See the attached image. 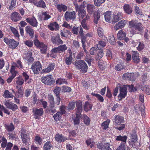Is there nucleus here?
<instances>
[{"mask_svg":"<svg viewBox=\"0 0 150 150\" xmlns=\"http://www.w3.org/2000/svg\"><path fill=\"white\" fill-rule=\"evenodd\" d=\"M129 27L132 28L130 33L132 34L136 33L141 34L143 30L142 24L140 22L136 23L134 20H132L129 22Z\"/></svg>","mask_w":150,"mask_h":150,"instance_id":"1","label":"nucleus"},{"mask_svg":"<svg viewBox=\"0 0 150 150\" xmlns=\"http://www.w3.org/2000/svg\"><path fill=\"white\" fill-rule=\"evenodd\" d=\"M127 90L130 92H134L137 91L136 88H134L133 85L123 86L120 87V92L118 95V97H120L121 99L124 98L127 94Z\"/></svg>","mask_w":150,"mask_h":150,"instance_id":"2","label":"nucleus"},{"mask_svg":"<svg viewBox=\"0 0 150 150\" xmlns=\"http://www.w3.org/2000/svg\"><path fill=\"white\" fill-rule=\"evenodd\" d=\"M74 65L76 68L81 69L83 72H86L87 71L88 67L84 61L82 60L76 61Z\"/></svg>","mask_w":150,"mask_h":150,"instance_id":"3","label":"nucleus"},{"mask_svg":"<svg viewBox=\"0 0 150 150\" xmlns=\"http://www.w3.org/2000/svg\"><path fill=\"white\" fill-rule=\"evenodd\" d=\"M4 41L9 46V47L12 50L16 48L19 44V42L16 41L13 39H8L5 38L4 39Z\"/></svg>","mask_w":150,"mask_h":150,"instance_id":"4","label":"nucleus"},{"mask_svg":"<svg viewBox=\"0 0 150 150\" xmlns=\"http://www.w3.org/2000/svg\"><path fill=\"white\" fill-rule=\"evenodd\" d=\"M34 42L35 45L37 47L40 48V52L42 53L43 54L46 53L47 49V45L42 42H40L37 39L35 40Z\"/></svg>","mask_w":150,"mask_h":150,"instance_id":"5","label":"nucleus"},{"mask_svg":"<svg viewBox=\"0 0 150 150\" xmlns=\"http://www.w3.org/2000/svg\"><path fill=\"white\" fill-rule=\"evenodd\" d=\"M21 139L22 142L25 145H27L30 142V138L29 136L26 134L25 130L22 128L20 131Z\"/></svg>","mask_w":150,"mask_h":150,"instance_id":"6","label":"nucleus"},{"mask_svg":"<svg viewBox=\"0 0 150 150\" xmlns=\"http://www.w3.org/2000/svg\"><path fill=\"white\" fill-rule=\"evenodd\" d=\"M31 69L34 74H37L42 69V65L39 62H34L32 65Z\"/></svg>","mask_w":150,"mask_h":150,"instance_id":"7","label":"nucleus"},{"mask_svg":"<svg viewBox=\"0 0 150 150\" xmlns=\"http://www.w3.org/2000/svg\"><path fill=\"white\" fill-rule=\"evenodd\" d=\"M76 13L75 11H66L64 14V18L66 21L70 20L73 21L76 18Z\"/></svg>","mask_w":150,"mask_h":150,"instance_id":"8","label":"nucleus"},{"mask_svg":"<svg viewBox=\"0 0 150 150\" xmlns=\"http://www.w3.org/2000/svg\"><path fill=\"white\" fill-rule=\"evenodd\" d=\"M10 18L13 21L16 22L21 20L22 17L19 13L14 11L11 13Z\"/></svg>","mask_w":150,"mask_h":150,"instance_id":"9","label":"nucleus"},{"mask_svg":"<svg viewBox=\"0 0 150 150\" xmlns=\"http://www.w3.org/2000/svg\"><path fill=\"white\" fill-rule=\"evenodd\" d=\"M67 52L69 54V56H68V54L66 55L65 62L67 64L69 65L71 64L72 61V53L70 49L68 50Z\"/></svg>","mask_w":150,"mask_h":150,"instance_id":"10","label":"nucleus"},{"mask_svg":"<svg viewBox=\"0 0 150 150\" xmlns=\"http://www.w3.org/2000/svg\"><path fill=\"white\" fill-rule=\"evenodd\" d=\"M80 7L79 8V16L80 17L83 18L85 16H86L83 20L86 21L90 19V16L88 15H86V11L84 9H81L80 8Z\"/></svg>","mask_w":150,"mask_h":150,"instance_id":"11","label":"nucleus"},{"mask_svg":"<svg viewBox=\"0 0 150 150\" xmlns=\"http://www.w3.org/2000/svg\"><path fill=\"white\" fill-rule=\"evenodd\" d=\"M51 76V75H50L43 77L42 79V82L45 84L51 85L53 82Z\"/></svg>","mask_w":150,"mask_h":150,"instance_id":"12","label":"nucleus"},{"mask_svg":"<svg viewBox=\"0 0 150 150\" xmlns=\"http://www.w3.org/2000/svg\"><path fill=\"white\" fill-rule=\"evenodd\" d=\"M26 21L30 25L33 27H36L38 26V22L34 17L26 18Z\"/></svg>","mask_w":150,"mask_h":150,"instance_id":"13","label":"nucleus"},{"mask_svg":"<svg viewBox=\"0 0 150 150\" xmlns=\"http://www.w3.org/2000/svg\"><path fill=\"white\" fill-rule=\"evenodd\" d=\"M115 123V125H120L123 123L124 121V118L121 116L119 115H115L114 117Z\"/></svg>","mask_w":150,"mask_h":150,"instance_id":"14","label":"nucleus"},{"mask_svg":"<svg viewBox=\"0 0 150 150\" xmlns=\"http://www.w3.org/2000/svg\"><path fill=\"white\" fill-rule=\"evenodd\" d=\"M126 23V21L125 20H122L114 26V29L115 30H117L124 27Z\"/></svg>","mask_w":150,"mask_h":150,"instance_id":"15","label":"nucleus"},{"mask_svg":"<svg viewBox=\"0 0 150 150\" xmlns=\"http://www.w3.org/2000/svg\"><path fill=\"white\" fill-rule=\"evenodd\" d=\"M122 14L121 12H119L116 15H113L112 16V22L113 23L117 22L122 18Z\"/></svg>","mask_w":150,"mask_h":150,"instance_id":"16","label":"nucleus"},{"mask_svg":"<svg viewBox=\"0 0 150 150\" xmlns=\"http://www.w3.org/2000/svg\"><path fill=\"white\" fill-rule=\"evenodd\" d=\"M123 78L125 79H127L130 81H134V74L132 73H127L124 74L123 76Z\"/></svg>","mask_w":150,"mask_h":150,"instance_id":"17","label":"nucleus"},{"mask_svg":"<svg viewBox=\"0 0 150 150\" xmlns=\"http://www.w3.org/2000/svg\"><path fill=\"white\" fill-rule=\"evenodd\" d=\"M104 16L105 21L109 23L110 22L112 19V14L111 11H108L104 13Z\"/></svg>","mask_w":150,"mask_h":150,"instance_id":"18","label":"nucleus"},{"mask_svg":"<svg viewBox=\"0 0 150 150\" xmlns=\"http://www.w3.org/2000/svg\"><path fill=\"white\" fill-rule=\"evenodd\" d=\"M33 112L35 116H40L42 115L43 113V110L42 108L33 109Z\"/></svg>","mask_w":150,"mask_h":150,"instance_id":"19","label":"nucleus"},{"mask_svg":"<svg viewBox=\"0 0 150 150\" xmlns=\"http://www.w3.org/2000/svg\"><path fill=\"white\" fill-rule=\"evenodd\" d=\"M82 102L79 100L76 102V107L77 108L75 109L76 113L81 114L82 110Z\"/></svg>","mask_w":150,"mask_h":150,"instance_id":"20","label":"nucleus"},{"mask_svg":"<svg viewBox=\"0 0 150 150\" xmlns=\"http://www.w3.org/2000/svg\"><path fill=\"white\" fill-rule=\"evenodd\" d=\"M123 7V9L126 13L130 14L132 12V8L129 4H125L124 5Z\"/></svg>","mask_w":150,"mask_h":150,"instance_id":"21","label":"nucleus"},{"mask_svg":"<svg viewBox=\"0 0 150 150\" xmlns=\"http://www.w3.org/2000/svg\"><path fill=\"white\" fill-rule=\"evenodd\" d=\"M48 26L50 29L51 30H58L59 28L58 24L56 22L51 23Z\"/></svg>","mask_w":150,"mask_h":150,"instance_id":"22","label":"nucleus"},{"mask_svg":"<svg viewBox=\"0 0 150 150\" xmlns=\"http://www.w3.org/2000/svg\"><path fill=\"white\" fill-rule=\"evenodd\" d=\"M22 75L24 79V81L26 83L29 84L31 83V79L26 72H23Z\"/></svg>","mask_w":150,"mask_h":150,"instance_id":"23","label":"nucleus"},{"mask_svg":"<svg viewBox=\"0 0 150 150\" xmlns=\"http://www.w3.org/2000/svg\"><path fill=\"white\" fill-rule=\"evenodd\" d=\"M55 139L56 141L58 142H62L67 139L62 134H56L55 137Z\"/></svg>","mask_w":150,"mask_h":150,"instance_id":"24","label":"nucleus"},{"mask_svg":"<svg viewBox=\"0 0 150 150\" xmlns=\"http://www.w3.org/2000/svg\"><path fill=\"white\" fill-rule=\"evenodd\" d=\"M57 8L60 12H61L62 11L64 12L67 10V7L65 5L61 4L57 5Z\"/></svg>","mask_w":150,"mask_h":150,"instance_id":"25","label":"nucleus"},{"mask_svg":"<svg viewBox=\"0 0 150 150\" xmlns=\"http://www.w3.org/2000/svg\"><path fill=\"white\" fill-rule=\"evenodd\" d=\"M25 31L27 33L29 34L31 38L34 36V31L30 26H28L25 28Z\"/></svg>","mask_w":150,"mask_h":150,"instance_id":"26","label":"nucleus"},{"mask_svg":"<svg viewBox=\"0 0 150 150\" xmlns=\"http://www.w3.org/2000/svg\"><path fill=\"white\" fill-rule=\"evenodd\" d=\"M94 22L97 24L100 17V11L99 10L97 11L94 13Z\"/></svg>","mask_w":150,"mask_h":150,"instance_id":"27","label":"nucleus"},{"mask_svg":"<svg viewBox=\"0 0 150 150\" xmlns=\"http://www.w3.org/2000/svg\"><path fill=\"white\" fill-rule=\"evenodd\" d=\"M127 138V137L126 136H122L121 135H119L116 136L115 139L116 140L122 141L123 142L122 143H125V144H126Z\"/></svg>","mask_w":150,"mask_h":150,"instance_id":"28","label":"nucleus"},{"mask_svg":"<svg viewBox=\"0 0 150 150\" xmlns=\"http://www.w3.org/2000/svg\"><path fill=\"white\" fill-rule=\"evenodd\" d=\"M132 59L134 62L138 63L140 61V59L139 58L138 53L137 51H134L132 55Z\"/></svg>","mask_w":150,"mask_h":150,"instance_id":"29","label":"nucleus"},{"mask_svg":"<svg viewBox=\"0 0 150 150\" xmlns=\"http://www.w3.org/2000/svg\"><path fill=\"white\" fill-rule=\"evenodd\" d=\"M34 4L37 7L42 8H45L46 6L45 2L42 0H40L38 2H35L34 3Z\"/></svg>","mask_w":150,"mask_h":150,"instance_id":"30","label":"nucleus"},{"mask_svg":"<svg viewBox=\"0 0 150 150\" xmlns=\"http://www.w3.org/2000/svg\"><path fill=\"white\" fill-rule=\"evenodd\" d=\"M126 36V33L122 30H120L117 34V38L118 39H123Z\"/></svg>","mask_w":150,"mask_h":150,"instance_id":"31","label":"nucleus"},{"mask_svg":"<svg viewBox=\"0 0 150 150\" xmlns=\"http://www.w3.org/2000/svg\"><path fill=\"white\" fill-rule=\"evenodd\" d=\"M52 143L50 141H47L44 144V149L45 150H49L53 147Z\"/></svg>","mask_w":150,"mask_h":150,"instance_id":"32","label":"nucleus"},{"mask_svg":"<svg viewBox=\"0 0 150 150\" xmlns=\"http://www.w3.org/2000/svg\"><path fill=\"white\" fill-rule=\"evenodd\" d=\"M81 116V114L76 113V116L73 119L75 125H78L79 123V119Z\"/></svg>","mask_w":150,"mask_h":150,"instance_id":"33","label":"nucleus"},{"mask_svg":"<svg viewBox=\"0 0 150 150\" xmlns=\"http://www.w3.org/2000/svg\"><path fill=\"white\" fill-rule=\"evenodd\" d=\"M32 53L30 52H28L26 54L25 59L29 62H31L34 60L33 58L32 57Z\"/></svg>","mask_w":150,"mask_h":150,"instance_id":"34","label":"nucleus"},{"mask_svg":"<svg viewBox=\"0 0 150 150\" xmlns=\"http://www.w3.org/2000/svg\"><path fill=\"white\" fill-rule=\"evenodd\" d=\"M3 96L5 98H13V97L11 93H10L8 90H6L4 91Z\"/></svg>","mask_w":150,"mask_h":150,"instance_id":"35","label":"nucleus"},{"mask_svg":"<svg viewBox=\"0 0 150 150\" xmlns=\"http://www.w3.org/2000/svg\"><path fill=\"white\" fill-rule=\"evenodd\" d=\"M24 80L21 76H19L16 78V83L18 85L21 86L24 83Z\"/></svg>","mask_w":150,"mask_h":150,"instance_id":"36","label":"nucleus"},{"mask_svg":"<svg viewBox=\"0 0 150 150\" xmlns=\"http://www.w3.org/2000/svg\"><path fill=\"white\" fill-rule=\"evenodd\" d=\"M5 127L6 129L8 132H12L14 130V127L13 123H10L9 124L5 125Z\"/></svg>","mask_w":150,"mask_h":150,"instance_id":"37","label":"nucleus"},{"mask_svg":"<svg viewBox=\"0 0 150 150\" xmlns=\"http://www.w3.org/2000/svg\"><path fill=\"white\" fill-rule=\"evenodd\" d=\"M16 0H11L9 4L8 9L11 11L12 10L13 8L16 7Z\"/></svg>","mask_w":150,"mask_h":150,"instance_id":"38","label":"nucleus"},{"mask_svg":"<svg viewBox=\"0 0 150 150\" xmlns=\"http://www.w3.org/2000/svg\"><path fill=\"white\" fill-rule=\"evenodd\" d=\"M92 105L88 102H86L84 106V110L87 112L91 110L92 108Z\"/></svg>","mask_w":150,"mask_h":150,"instance_id":"39","label":"nucleus"},{"mask_svg":"<svg viewBox=\"0 0 150 150\" xmlns=\"http://www.w3.org/2000/svg\"><path fill=\"white\" fill-rule=\"evenodd\" d=\"M87 8L88 13L90 14H92L94 11V6L93 5L88 4Z\"/></svg>","mask_w":150,"mask_h":150,"instance_id":"40","label":"nucleus"},{"mask_svg":"<svg viewBox=\"0 0 150 150\" xmlns=\"http://www.w3.org/2000/svg\"><path fill=\"white\" fill-rule=\"evenodd\" d=\"M42 17L44 20L46 21L51 18L48 12L46 11L42 13Z\"/></svg>","mask_w":150,"mask_h":150,"instance_id":"41","label":"nucleus"},{"mask_svg":"<svg viewBox=\"0 0 150 150\" xmlns=\"http://www.w3.org/2000/svg\"><path fill=\"white\" fill-rule=\"evenodd\" d=\"M22 88V87L19 88L18 91L16 92L15 94L16 97H22L23 93Z\"/></svg>","mask_w":150,"mask_h":150,"instance_id":"42","label":"nucleus"},{"mask_svg":"<svg viewBox=\"0 0 150 150\" xmlns=\"http://www.w3.org/2000/svg\"><path fill=\"white\" fill-rule=\"evenodd\" d=\"M48 99L50 105H55V103L54 101V98L53 96L51 94L48 95Z\"/></svg>","mask_w":150,"mask_h":150,"instance_id":"43","label":"nucleus"},{"mask_svg":"<svg viewBox=\"0 0 150 150\" xmlns=\"http://www.w3.org/2000/svg\"><path fill=\"white\" fill-rule=\"evenodd\" d=\"M105 45L106 43L105 42L103 41H100L96 45V46L98 50H100L103 47L105 46Z\"/></svg>","mask_w":150,"mask_h":150,"instance_id":"44","label":"nucleus"},{"mask_svg":"<svg viewBox=\"0 0 150 150\" xmlns=\"http://www.w3.org/2000/svg\"><path fill=\"white\" fill-rule=\"evenodd\" d=\"M62 115L59 112H58L53 116V117L56 121H58L61 119V117Z\"/></svg>","mask_w":150,"mask_h":150,"instance_id":"45","label":"nucleus"},{"mask_svg":"<svg viewBox=\"0 0 150 150\" xmlns=\"http://www.w3.org/2000/svg\"><path fill=\"white\" fill-rule=\"evenodd\" d=\"M56 83L59 85H61L63 84H67V82L66 79L59 78L57 80Z\"/></svg>","mask_w":150,"mask_h":150,"instance_id":"46","label":"nucleus"},{"mask_svg":"<svg viewBox=\"0 0 150 150\" xmlns=\"http://www.w3.org/2000/svg\"><path fill=\"white\" fill-rule=\"evenodd\" d=\"M23 42L26 45L29 47H31L33 46V42L32 41L25 40Z\"/></svg>","mask_w":150,"mask_h":150,"instance_id":"47","label":"nucleus"},{"mask_svg":"<svg viewBox=\"0 0 150 150\" xmlns=\"http://www.w3.org/2000/svg\"><path fill=\"white\" fill-rule=\"evenodd\" d=\"M55 105H50V108L48 110L49 112L52 114L57 112L56 109L54 108Z\"/></svg>","mask_w":150,"mask_h":150,"instance_id":"48","label":"nucleus"},{"mask_svg":"<svg viewBox=\"0 0 150 150\" xmlns=\"http://www.w3.org/2000/svg\"><path fill=\"white\" fill-rule=\"evenodd\" d=\"M61 90V88L59 87L56 86L55 88L53 91L54 93L56 95V96H60V92Z\"/></svg>","mask_w":150,"mask_h":150,"instance_id":"49","label":"nucleus"},{"mask_svg":"<svg viewBox=\"0 0 150 150\" xmlns=\"http://www.w3.org/2000/svg\"><path fill=\"white\" fill-rule=\"evenodd\" d=\"M35 142L38 144L41 145L42 143V139L39 136H36L35 137L34 139Z\"/></svg>","mask_w":150,"mask_h":150,"instance_id":"50","label":"nucleus"},{"mask_svg":"<svg viewBox=\"0 0 150 150\" xmlns=\"http://www.w3.org/2000/svg\"><path fill=\"white\" fill-rule=\"evenodd\" d=\"M58 47L60 53L64 52L67 49V47L66 45H61Z\"/></svg>","mask_w":150,"mask_h":150,"instance_id":"51","label":"nucleus"},{"mask_svg":"<svg viewBox=\"0 0 150 150\" xmlns=\"http://www.w3.org/2000/svg\"><path fill=\"white\" fill-rule=\"evenodd\" d=\"M103 55V51L100 50L98 52L97 55L96 56V60H98L100 59Z\"/></svg>","mask_w":150,"mask_h":150,"instance_id":"52","label":"nucleus"},{"mask_svg":"<svg viewBox=\"0 0 150 150\" xmlns=\"http://www.w3.org/2000/svg\"><path fill=\"white\" fill-rule=\"evenodd\" d=\"M109 41L112 45H114L115 43V38L113 35H112L108 37Z\"/></svg>","mask_w":150,"mask_h":150,"instance_id":"53","label":"nucleus"},{"mask_svg":"<svg viewBox=\"0 0 150 150\" xmlns=\"http://www.w3.org/2000/svg\"><path fill=\"white\" fill-rule=\"evenodd\" d=\"M59 36V35H57L55 37L52 36L51 40V41L53 44H56V43L57 42L58 40Z\"/></svg>","mask_w":150,"mask_h":150,"instance_id":"54","label":"nucleus"},{"mask_svg":"<svg viewBox=\"0 0 150 150\" xmlns=\"http://www.w3.org/2000/svg\"><path fill=\"white\" fill-rule=\"evenodd\" d=\"M10 29L12 33L14 34V35L16 37L19 38V35L17 30L15 28L12 27H11Z\"/></svg>","mask_w":150,"mask_h":150,"instance_id":"55","label":"nucleus"},{"mask_svg":"<svg viewBox=\"0 0 150 150\" xmlns=\"http://www.w3.org/2000/svg\"><path fill=\"white\" fill-rule=\"evenodd\" d=\"M111 145L109 143H105L103 145L104 150H112L110 147Z\"/></svg>","mask_w":150,"mask_h":150,"instance_id":"56","label":"nucleus"},{"mask_svg":"<svg viewBox=\"0 0 150 150\" xmlns=\"http://www.w3.org/2000/svg\"><path fill=\"white\" fill-rule=\"evenodd\" d=\"M110 122V120L108 119L102 124V126L104 129H105L108 127Z\"/></svg>","mask_w":150,"mask_h":150,"instance_id":"57","label":"nucleus"},{"mask_svg":"<svg viewBox=\"0 0 150 150\" xmlns=\"http://www.w3.org/2000/svg\"><path fill=\"white\" fill-rule=\"evenodd\" d=\"M105 0H94V3L96 6H99L105 2Z\"/></svg>","mask_w":150,"mask_h":150,"instance_id":"58","label":"nucleus"},{"mask_svg":"<svg viewBox=\"0 0 150 150\" xmlns=\"http://www.w3.org/2000/svg\"><path fill=\"white\" fill-rule=\"evenodd\" d=\"M75 103L74 102H70L68 106V108L69 110H72L75 108Z\"/></svg>","mask_w":150,"mask_h":150,"instance_id":"59","label":"nucleus"},{"mask_svg":"<svg viewBox=\"0 0 150 150\" xmlns=\"http://www.w3.org/2000/svg\"><path fill=\"white\" fill-rule=\"evenodd\" d=\"M125 143H121L116 150H125Z\"/></svg>","mask_w":150,"mask_h":150,"instance_id":"60","label":"nucleus"},{"mask_svg":"<svg viewBox=\"0 0 150 150\" xmlns=\"http://www.w3.org/2000/svg\"><path fill=\"white\" fill-rule=\"evenodd\" d=\"M97 32L99 37H102L103 36V30L101 27H99L97 30Z\"/></svg>","mask_w":150,"mask_h":150,"instance_id":"61","label":"nucleus"},{"mask_svg":"<svg viewBox=\"0 0 150 150\" xmlns=\"http://www.w3.org/2000/svg\"><path fill=\"white\" fill-rule=\"evenodd\" d=\"M67 33L69 34H70V32L69 31L67 30H65V29H64L63 30H62L60 31V35L62 36L65 37L66 33Z\"/></svg>","mask_w":150,"mask_h":150,"instance_id":"62","label":"nucleus"},{"mask_svg":"<svg viewBox=\"0 0 150 150\" xmlns=\"http://www.w3.org/2000/svg\"><path fill=\"white\" fill-rule=\"evenodd\" d=\"M84 122L87 125H88L90 124V120L88 117L86 115H84L83 117Z\"/></svg>","mask_w":150,"mask_h":150,"instance_id":"63","label":"nucleus"},{"mask_svg":"<svg viewBox=\"0 0 150 150\" xmlns=\"http://www.w3.org/2000/svg\"><path fill=\"white\" fill-rule=\"evenodd\" d=\"M137 44H138V47H137V50H138L141 51L144 49V46L143 43L139 42H137Z\"/></svg>","mask_w":150,"mask_h":150,"instance_id":"64","label":"nucleus"}]
</instances>
